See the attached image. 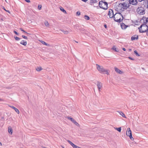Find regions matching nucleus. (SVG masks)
Listing matches in <instances>:
<instances>
[{
  "label": "nucleus",
  "instance_id": "28",
  "mask_svg": "<svg viewBox=\"0 0 148 148\" xmlns=\"http://www.w3.org/2000/svg\"><path fill=\"white\" fill-rule=\"evenodd\" d=\"M134 53L137 56H140V55L138 53L137 51L136 50L134 51Z\"/></svg>",
  "mask_w": 148,
  "mask_h": 148
},
{
  "label": "nucleus",
  "instance_id": "10",
  "mask_svg": "<svg viewBox=\"0 0 148 148\" xmlns=\"http://www.w3.org/2000/svg\"><path fill=\"white\" fill-rule=\"evenodd\" d=\"M68 119L70 120L73 123H74L77 126H79V124L73 118H72L70 117H68Z\"/></svg>",
  "mask_w": 148,
  "mask_h": 148
},
{
  "label": "nucleus",
  "instance_id": "33",
  "mask_svg": "<svg viewBox=\"0 0 148 148\" xmlns=\"http://www.w3.org/2000/svg\"><path fill=\"white\" fill-rule=\"evenodd\" d=\"M20 29L22 31H23V32H24L26 34H29L28 33H27V32H25L23 29H22V28H21Z\"/></svg>",
  "mask_w": 148,
  "mask_h": 148
},
{
  "label": "nucleus",
  "instance_id": "47",
  "mask_svg": "<svg viewBox=\"0 0 148 148\" xmlns=\"http://www.w3.org/2000/svg\"><path fill=\"white\" fill-rule=\"evenodd\" d=\"M144 0H138V1L139 2H141L143 1H144Z\"/></svg>",
  "mask_w": 148,
  "mask_h": 148
},
{
  "label": "nucleus",
  "instance_id": "15",
  "mask_svg": "<svg viewBox=\"0 0 148 148\" xmlns=\"http://www.w3.org/2000/svg\"><path fill=\"white\" fill-rule=\"evenodd\" d=\"M10 107L11 108H12L15 111L17 114H19V110L17 108H16L15 107H14L13 106H10Z\"/></svg>",
  "mask_w": 148,
  "mask_h": 148
},
{
  "label": "nucleus",
  "instance_id": "22",
  "mask_svg": "<svg viewBox=\"0 0 148 148\" xmlns=\"http://www.w3.org/2000/svg\"><path fill=\"white\" fill-rule=\"evenodd\" d=\"M98 1L97 0H91L90 1V3H97Z\"/></svg>",
  "mask_w": 148,
  "mask_h": 148
},
{
  "label": "nucleus",
  "instance_id": "49",
  "mask_svg": "<svg viewBox=\"0 0 148 148\" xmlns=\"http://www.w3.org/2000/svg\"><path fill=\"white\" fill-rule=\"evenodd\" d=\"M0 145H1V146L2 145V144L0 142Z\"/></svg>",
  "mask_w": 148,
  "mask_h": 148
},
{
  "label": "nucleus",
  "instance_id": "18",
  "mask_svg": "<svg viewBox=\"0 0 148 148\" xmlns=\"http://www.w3.org/2000/svg\"><path fill=\"white\" fill-rule=\"evenodd\" d=\"M27 42L26 41L23 40L21 42H20V44L24 45V46H25L27 45Z\"/></svg>",
  "mask_w": 148,
  "mask_h": 148
},
{
  "label": "nucleus",
  "instance_id": "44",
  "mask_svg": "<svg viewBox=\"0 0 148 148\" xmlns=\"http://www.w3.org/2000/svg\"><path fill=\"white\" fill-rule=\"evenodd\" d=\"M104 27H105L106 28H107V26L106 25H104Z\"/></svg>",
  "mask_w": 148,
  "mask_h": 148
},
{
  "label": "nucleus",
  "instance_id": "34",
  "mask_svg": "<svg viewBox=\"0 0 148 148\" xmlns=\"http://www.w3.org/2000/svg\"><path fill=\"white\" fill-rule=\"evenodd\" d=\"M22 37H23L25 39H27V38L26 36H25L22 35Z\"/></svg>",
  "mask_w": 148,
  "mask_h": 148
},
{
  "label": "nucleus",
  "instance_id": "56",
  "mask_svg": "<svg viewBox=\"0 0 148 148\" xmlns=\"http://www.w3.org/2000/svg\"><path fill=\"white\" fill-rule=\"evenodd\" d=\"M123 1H125V0H123Z\"/></svg>",
  "mask_w": 148,
  "mask_h": 148
},
{
  "label": "nucleus",
  "instance_id": "27",
  "mask_svg": "<svg viewBox=\"0 0 148 148\" xmlns=\"http://www.w3.org/2000/svg\"><path fill=\"white\" fill-rule=\"evenodd\" d=\"M84 17L85 19L87 20H88L90 19L89 17L87 15H85Z\"/></svg>",
  "mask_w": 148,
  "mask_h": 148
},
{
  "label": "nucleus",
  "instance_id": "39",
  "mask_svg": "<svg viewBox=\"0 0 148 148\" xmlns=\"http://www.w3.org/2000/svg\"><path fill=\"white\" fill-rule=\"evenodd\" d=\"M3 9H4V10H5V11H6L7 12H8V13H9V10H6L5 9V8H4V7H3Z\"/></svg>",
  "mask_w": 148,
  "mask_h": 148
},
{
  "label": "nucleus",
  "instance_id": "12",
  "mask_svg": "<svg viewBox=\"0 0 148 148\" xmlns=\"http://www.w3.org/2000/svg\"><path fill=\"white\" fill-rule=\"evenodd\" d=\"M108 14L109 16V17L110 18H112L114 17V14L112 10V9H110L109 11Z\"/></svg>",
  "mask_w": 148,
  "mask_h": 148
},
{
  "label": "nucleus",
  "instance_id": "5",
  "mask_svg": "<svg viewBox=\"0 0 148 148\" xmlns=\"http://www.w3.org/2000/svg\"><path fill=\"white\" fill-rule=\"evenodd\" d=\"M125 2H124L123 3H120V6H122L123 8V10L125 9H127L130 6L128 0H125Z\"/></svg>",
  "mask_w": 148,
  "mask_h": 148
},
{
  "label": "nucleus",
  "instance_id": "8",
  "mask_svg": "<svg viewBox=\"0 0 148 148\" xmlns=\"http://www.w3.org/2000/svg\"><path fill=\"white\" fill-rule=\"evenodd\" d=\"M97 88L99 90V92H100L101 91L100 90H101V88L102 87V85H103L102 84L101 82H99L98 81L97 82Z\"/></svg>",
  "mask_w": 148,
  "mask_h": 148
},
{
  "label": "nucleus",
  "instance_id": "51",
  "mask_svg": "<svg viewBox=\"0 0 148 148\" xmlns=\"http://www.w3.org/2000/svg\"><path fill=\"white\" fill-rule=\"evenodd\" d=\"M75 42L76 43H78V42H77V41H75Z\"/></svg>",
  "mask_w": 148,
  "mask_h": 148
},
{
  "label": "nucleus",
  "instance_id": "31",
  "mask_svg": "<svg viewBox=\"0 0 148 148\" xmlns=\"http://www.w3.org/2000/svg\"><path fill=\"white\" fill-rule=\"evenodd\" d=\"M42 8V5H38V9L39 10H40Z\"/></svg>",
  "mask_w": 148,
  "mask_h": 148
},
{
  "label": "nucleus",
  "instance_id": "46",
  "mask_svg": "<svg viewBox=\"0 0 148 148\" xmlns=\"http://www.w3.org/2000/svg\"><path fill=\"white\" fill-rule=\"evenodd\" d=\"M9 131H10V130H9V127H8V132L9 133Z\"/></svg>",
  "mask_w": 148,
  "mask_h": 148
},
{
  "label": "nucleus",
  "instance_id": "35",
  "mask_svg": "<svg viewBox=\"0 0 148 148\" xmlns=\"http://www.w3.org/2000/svg\"><path fill=\"white\" fill-rule=\"evenodd\" d=\"M10 132L11 134H12V130L11 128H10Z\"/></svg>",
  "mask_w": 148,
  "mask_h": 148
},
{
  "label": "nucleus",
  "instance_id": "42",
  "mask_svg": "<svg viewBox=\"0 0 148 148\" xmlns=\"http://www.w3.org/2000/svg\"><path fill=\"white\" fill-rule=\"evenodd\" d=\"M82 0L85 2H86L88 1V0Z\"/></svg>",
  "mask_w": 148,
  "mask_h": 148
},
{
  "label": "nucleus",
  "instance_id": "40",
  "mask_svg": "<svg viewBox=\"0 0 148 148\" xmlns=\"http://www.w3.org/2000/svg\"><path fill=\"white\" fill-rule=\"evenodd\" d=\"M25 0L26 2H27V3H29L30 2V1L29 0Z\"/></svg>",
  "mask_w": 148,
  "mask_h": 148
},
{
  "label": "nucleus",
  "instance_id": "6",
  "mask_svg": "<svg viewBox=\"0 0 148 148\" xmlns=\"http://www.w3.org/2000/svg\"><path fill=\"white\" fill-rule=\"evenodd\" d=\"M138 13L141 15H143L145 14V10L142 7H139L137 9Z\"/></svg>",
  "mask_w": 148,
  "mask_h": 148
},
{
  "label": "nucleus",
  "instance_id": "3",
  "mask_svg": "<svg viewBox=\"0 0 148 148\" xmlns=\"http://www.w3.org/2000/svg\"><path fill=\"white\" fill-rule=\"evenodd\" d=\"M97 69V70L101 73L108 74L107 70L105 69L102 66H101L98 64H96Z\"/></svg>",
  "mask_w": 148,
  "mask_h": 148
},
{
  "label": "nucleus",
  "instance_id": "1",
  "mask_svg": "<svg viewBox=\"0 0 148 148\" xmlns=\"http://www.w3.org/2000/svg\"><path fill=\"white\" fill-rule=\"evenodd\" d=\"M114 20L116 22L120 23L123 20V17L120 13H116L114 16Z\"/></svg>",
  "mask_w": 148,
  "mask_h": 148
},
{
  "label": "nucleus",
  "instance_id": "29",
  "mask_svg": "<svg viewBox=\"0 0 148 148\" xmlns=\"http://www.w3.org/2000/svg\"><path fill=\"white\" fill-rule=\"evenodd\" d=\"M61 31L64 34H67L68 33V31H64V30H61Z\"/></svg>",
  "mask_w": 148,
  "mask_h": 148
},
{
  "label": "nucleus",
  "instance_id": "36",
  "mask_svg": "<svg viewBox=\"0 0 148 148\" xmlns=\"http://www.w3.org/2000/svg\"><path fill=\"white\" fill-rule=\"evenodd\" d=\"M77 14L78 16H79L80 14V12L79 11H78L77 12Z\"/></svg>",
  "mask_w": 148,
  "mask_h": 148
},
{
  "label": "nucleus",
  "instance_id": "19",
  "mask_svg": "<svg viewBox=\"0 0 148 148\" xmlns=\"http://www.w3.org/2000/svg\"><path fill=\"white\" fill-rule=\"evenodd\" d=\"M112 49L114 50L115 52H118L119 51V49H117L115 46L113 47Z\"/></svg>",
  "mask_w": 148,
  "mask_h": 148
},
{
  "label": "nucleus",
  "instance_id": "32",
  "mask_svg": "<svg viewBox=\"0 0 148 148\" xmlns=\"http://www.w3.org/2000/svg\"><path fill=\"white\" fill-rule=\"evenodd\" d=\"M15 38L16 40H20V38L19 37H18L17 36H16V37H15Z\"/></svg>",
  "mask_w": 148,
  "mask_h": 148
},
{
  "label": "nucleus",
  "instance_id": "55",
  "mask_svg": "<svg viewBox=\"0 0 148 148\" xmlns=\"http://www.w3.org/2000/svg\"><path fill=\"white\" fill-rule=\"evenodd\" d=\"M5 1H6V2H7V1H6V0H5Z\"/></svg>",
  "mask_w": 148,
  "mask_h": 148
},
{
  "label": "nucleus",
  "instance_id": "38",
  "mask_svg": "<svg viewBox=\"0 0 148 148\" xmlns=\"http://www.w3.org/2000/svg\"><path fill=\"white\" fill-rule=\"evenodd\" d=\"M128 58H129V59L131 60H134V58H133L130 57H128Z\"/></svg>",
  "mask_w": 148,
  "mask_h": 148
},
{
  "label": "nucleus",
  "instance_id": "43",
  "mask_svg": "<svg viewBox=\"0 0 148 148\" xmlns=\"http://www.w3.org/2000/svg\"><path fill=\"white\" fill-rule=\"evenodd\" d=\"M122 49H123V51H126V49H125V48H122Z\"/></svg>",
  "mask_w": 148,
  "mask_h": 148
},
{
  "label": "nucleus",
  "instance_id": "53",
  "mask_svg": "<svg viewBox=\"0 0 148 148\" xmlns=\"http://www.w3.org/2000/svg\"><path fill=\"white\" fill-rule=\"evenodd\" d=\"M62 148H64V147H62Z\"/></svg>",
  "mask_w": 148,
  "mask_h": 148
},
{
  "label": "nucleus",
  "instance_id": "37",
  "mask_svg": "<svg viewBox=\"0 0 148 148\" xmlns=\"http://www.w3.org/2000/svg\"><path fill=\"white\" fill-rule=\"evenodd\" d=\"M14 33L16 34V35H18V34L16 32V31H14Z\"/></svg>",
  "mask_w": 148,
  "mask_h": 148
},
{
  "label": "nucleus",
  "instance_id": "25",
  "mask_svg": "<svg viewBox=\"0 0 148 148\" xmlns=\"http://www.w3.org/2000/svg\"><path fill=\"white\" fill-rule=\"evenodd\" d=\"M115 129L116 130H117L118 131H119V132H120L121 131V127H119V128H117V127H115Z\"/></svg>",
  "mask_w": 148,
  "mask_h": 148
},
{
  "label": "nucleus",
  "instance_id": "23",
  "mask_svg": "<svg viewBox=\"0 0 148 148\" xmlns=\"http://www.w3.org/2000/svg\"><path fill=\"white\" fill-rule=\"evenodd\" d=\"M44 24L46 26L48 27L49 26V24L48 22L47 21H45L44 22Z\"/></svg>",
  "mask_w": 148,
  "mask_h": 148
},
{
  "label": "nucleus",
  "instance_id": "2",
  "mask_svg": "<svg viewBox=\"0 0 148 148\" xmlns=\"http://www.w3.org/2000/svg\"><path fill=\"white\" fill-rule=\"evenodd\" d=\"M99 5L101 8L104 10H106L108 8V4L106 2H104L103 1H101L99 2Z\"/></svg>",
  "mask_w": 148,
  "mask_h": 148
},
{
  "label": "nucleus",
  "instance_id": "9",
  "mask_svg": "<svg viewBox=\"0 0 148 148\" xmlns=\"http://www.w3.org/2000/svg\"><path fill=\"white\" fill-rule=\"evenodd\" d=\"M141 22H143L144 24H146L148 22V18H146L145 16H143L141 20Z\"/></svg>",
  "mask_w": 148,
  "mask_h": 148
},
{
  "label": "nucleus",
  "instance_id": "45",
  "mask_svg": "<svg viewBox=\"0 0 148 148\" xmlns=\"http://www.w3.org/2000/svg\"><path fill=\"white\" fill-rule=\"evenodd\" d=\"M147 8H148V1H147Z\"/></svg>",
  "mask_w": 148,
  "mask_h": 148
},
{
  "label": "nucleus",
  "instance_id": "52",
  "mask_svg": "<svg viewBox=\"0 0 148 148\" xmlns=\"http://www.w3.org/2000/svg\"><path fill=\"white\" fill-rule=\"evenodd\" d=\"M43 148H47V147H43Z\"/></svg>",
  "mask_w": 148,
  "mask_h": 148
},
{
  "label": "nucleus",
  "instance_id": "4",
  "mask_svg": "<svg viewBox=\"0 0 148 148\" xmlns=\"http://www.w3.org/2000/svg\"><path fill=\"white\" fill-rule=\"evenodd\" d=\"M148 28V26L146 24H143L138 28V29L140 32L144 33L146 32Z\"/></svg>",
  "mask_w": 148,
  "mask_h": 148
},
{
  "label": "nucleus",
  "instance_id": "20",
  "mask_svg": "<svg viewBox=\"0 0 148 148\" xmlns=\"http://www.w3.org/2000/svg\"><path fill=\"white\" fill-rule=\"evenodd\" d=\"M119 114L123 117L126 118L124 114L122 112H117Z\"/></svg>",
  "mask_w": 148,
  "mask_h": 148
},
{
  "label": "nucleus",
  "instance_id": "24",
  "mask_svg": "<svg viewBox=\"0 0 148 148\" xmlns=\"http://www.w3.org/2000/svg\"><path fill=\"white\" fill-rule=\"evenodd\" d=\"M60 9L64 13H66V11L62 7H60Z\"/></svg>",
  "mask_w": 148,
  "mask_h": 148
},
{
  "label": "nucleus",
  "instance_id": "14",
  "mask_svg": "<svg viewBox=\"0 0 148 148\" xmlns=\"http://www.w3.org/2000/svg\"><path fill=\"white\" fill-rule=\"evenodd\" d=\"M138 39V36L137 35H135L131 37V40H137Z\"/></svg>",
  "mask_w": 148,
  "mask_h": 148
},
{
  "label": "nucleus",
  "instance_id": "21",
  "mask_svg": "<svg viewBox=\"0 0 148 148\" xmlns=\"http://www.w3.org/2000/svg\"><path fill=\"white\" fill-rule=\"evenodd\" d=\"M42 69L41 67H37L36 69V70L38 71H41Z\"/></svg>",
  "mask_w": 148,
  "mask_h": 148
},
{
  "label": "nucleus",
  "instance_id": "54",
  "mask_svg": "<svg viewBox=\"0 0 148 148\" xmlns=\"http://www.w3.org/2000/svg\"><path fill=\"white\" fill-rule=\"evenodd\" d=\"M1 99H0V101H1Z\"/></svg>",
  "mask_w": 148,
  "mask_h": 148
},
{
  "label": "nucleus",
  "instance_id": "30",
  "mask_svg": "<svg viewBox=\"0 0 148 148\" xmlns=\"http://www.w3.org/2000/svg\"><path fill=\"white\" fill-rule=\"evenodd\" d=\"M41 42L42 44L46 46H48L49 45L48 44H47L46 42L43 41H42Z\"/></svg>",
  "mask_w": 148,
  "mask_h": 148
},
{
  "label": "nucleus",
  "instance_id": "11",
  "mask_svg": "<svg viewBox=\"0 0 148 148\" xmlns=\"http://www.w3.org/2000/svg\"><path fill=\"white\" fill-rule=\"evenodd\" d=\"M129 4H132L133 5H136L137 3V0H128Z\"/></svg>",
  "mask_w": 148,
  "mask_h": 148
},
{
  "label": "nucleus",
  "instance_id": "13",
  "mask_svg": "<svg viewBox=\"0 0 148 148\" xmlns=\"http://www.w3.org/2000/svg\"><path fill=\"white\" fill-rule=\"evenodd\" d=\"M120 3L119 4L118 6L117 7L116 10H117V11H119L120 12L124 11V10H123L122 9L123 8L122 7V6H121Z\"/></svg>",
  "mask_w": 148,
  "mask_h": 148
},
{
  "label": "nucleus",
  "instance_id": "41",
  "mask_svg": "<svg viewBox=\"0 0 148 148\" xmlns=\"http://www.w3.org/2000/svg\"><path fill=\"white\" fill-rule=\"evenodd\" d=\"M146 32L147 35L148 36V28Z\"/></svg>",
  "mask_w": 148,
  "mask_h": 148
},
{
  "label": "nucleus",
  "instance_id": "26",
  "mask_svg": "<svg viewBox=\"0 0 148 148\" xmlns=\"http://www.w3.org/2000/svg\"><path fill=\"white\" fill-rule=\"evenodd\" d=\"M67 142L72 146V147L74 145V144L73 143H72L71 141H70L69 140H67Z\"/></svg>",
  "mask_w": 148,
  "mask_h": 148
},
{
  "label": "nucleus",
  "instance_id": "48",
  "mask_svg": "<svg viewBox=\"0 0 148 148\" xmlns=\"http://www.w3.org/2000/svg\"><path fill=\"white\" fill-rule=\"evenodd\" d=\"M129 51H132V49H129Z\"/></svg>",
  "mask_w": 148,
  "mask_h": 148
},
{
  "label": "nucleus",
  "instance_id": "7",
  "mask_svg": "<svg viewBox=\"0 0 148 148\" xmlns=\"http://www.w3.org/2000/svg\"><path fill=\"white\" fill-rule=\"evenodd\" d=\"M126 135L130 137V138L132 140H133L134 139L132 136V132L130 128H128L126 132Z\"/></svg>",
  "mask_w": 148,
  "mask_h": 148
},
{
  "label": "nucleus",
  "instance_id": "17",
  "mask_svg": "<svg viewBox=\"0 0 148 148\" xmlns=\"http://www.w3.org/2000/svg\"><path fill=\"white\" fill-rule=\"evenodd\" d=\"M121 27L122 29H125L127 27V26L124 23L121 24Z\"/></svg>",
  "mask_w": 148,
  "mask_h": 148
},
{
  "label": "nucleus",
  "instance_id": "50",
  "mask_svg": "<svg viewBox=\"0 0 148 148\" xmlns=\"http://www.w3.org/2000/svg\"><path fill=\"white\" fill-rule=\"evenodd\" d=\"M84 29H82V31H84Z\"/></svg>",
  "mask_w": 148,
  "mask_h": 148
},
{
  "label": "nucleus",
  "instance_id": "16",
  "mask_svg": "<svg viewBox=\"0 0 148 148\" xmlns=\"http://www.w3.org/2000/svg\"><path fill=\"white\" fill-rule=\"evenodd\" d=\"M114 69L118 73L121 74L123 72L117 68L115 67Z\"/></svg>",
  "mask_w": 148,
  "mask_h": 148
}]
</instances>
